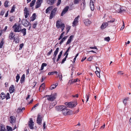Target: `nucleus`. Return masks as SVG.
<instances>
[{
  "label": "nucleus",
  "instance_id": "f257e3e1",
  "mask_svg": "<svg viewBox=\"0 0 131 131\" xmlns=\"http://www.w3.org/2000/svg\"><path fill=\"white\" fill-rule=\"evenodd\" d=\"M62 112L64 115H70L72 113V112L69 109H67L65 106H64L63 109L62 110Z\"/></svg>",
  "mask_w": 131,
  "mask_h": 131
},
{
  "label": "nucleus",
  "instance_id": "f03ea898",
  "mask_svg": "<svg viewBox=\"0 0 131 131\" xmlns=\"http://www.w3.org/2000/svg\"><path fill=\"white\" fill-rule=\"evenodd\" d=\"M13 28L14 30V31L15 32H20L21 29V26L19 24H15L13 26Z\"/></svg>",
  "mask_w": 131,
  "mask_h": 131
},
{
  "label": "nucleus",
  "instance_id": "7ed1b4c3",
  "mask_svg": "<svg viewBox=\"0 0 131 131\" xmlns=\"http://www.w3.org/2000/svg\"><path fill=\"white\" fill-rule=\"evenodd\" d=\"M121 6L118 4H117L114 6V7L115 8L116 11L118 12L119 13H122L125 11L124 9L120 8Z\"/></svg>",
  "mask_w": 131,
  "mask_h": 131
},
{
  "label": "nucleus",
  "instance_id": "20e7f679",
  "mask_svg": "<svg viewBox=\"0 0 131 131\" xmlns=\"http://www.w3.org/2000/svg\"><path fill=\"white\" fill-rule=\"evenodd\" d=\"M15 34L13 32H11L9 34V38L10 40L14 39L15 43H17L19 42L18 38H15Z\"/></svg>",
  "mask_w": 131,
  "mask_h": 131
},
{
  "label": "nucleus",
  "instance_id": "39448f33",
  "mask_svg": "<svg viewBox=\"0 0 131 131\" xmlns=\"http://www.w3.org/2000/svg\"><path fill=\"white\" fill-rule=\"evenodd\" d=\"M57 94L56 93H54L52 95H47L46 97H47V100L50 101H53L56 99Z\"/></svg>",
  "mask_w": 131,
  "mask_h": 131
},
{
  "label": "nucleus",
  "instance_id": "423d86ee",
  "mask_svg": "<svg viewBox=\"0 0 131 131\" xmlns=\"http://www.w3.org/2000/svg\"><path fill=\"white\" fill-rule=\"evenodd\" d=\"M57 9V8H55L52 10L50 15V19H51L54 17L56 13Z\"/></svg>",
  "mask_w": 131,
  "mask_h": 131
},
{
  "label": "nucleus",
  "instance_id": "0eeeda50",
  "mask_svg": "<svg viewBox=\"0 0 131 131\" xmlns=\"http://www.w3.org/2000/svg\"><path fill=\"white\" fill-rule=\"evenodd\" d=\"M86 6V4L85 0H82L80 6V9L82 10H84Z\"/></svg>",
  "mask_w": 131,
  "mask_h": 131
},
{
  "label": "nucleus",
  "instance_id": "6e6552de",
  "mask_svg": "<svg viewBox=\"0 0 131 131\" xmlns=\"http://www.w3.org/2000/svg\"><path fill=\"white\" fill-rule=\"evenodd\" d=\"M29 10L28 9L27 7H25L24 10V15L26 18H27L28 16H29Z\"/></svg>",
  "mask_w": 131,
  "mask_h": 131
},
{
  "label": "nucleus",
  "instance_id": "1a4fd4ad",
  "mask_svg": "<svg viewBox=\"0 0 131 131\" xmlns=\"http://www.w3.org/2000/svg\"><path fill=\"white\" fill-rule=\"evenodd\" d=\"M79 17L80 16L79 15H78L74 19L72 23V26H75L77 25L79 22L78 19Z\"/></svg>",
  "mask_w": 131,
  "mask_h": 131
},
{
  "label": "nucleus",
  "instance_id": "9d476101",
  "mask_svg": "<svg viewBox=\"0 0 131 131\" xmlns=\"http://www.w3.org/2000/svg\"><path fill=\"white\" fill-rule=\"evenodd\" d=\"M43 2V0H37L36 2L35 8H37L40 6L41 3Z\"/></svg>",
  "mask_w": 131,
  "mask_h": 131
},
{
  "label": "nucleus",
  "instance_id": "9b49d317",
  "mask_svg": "<svg viewBox=\"0 0 131 131\" xmlns=\"http://www.w3.org/2000/svg\"><path fill=\"white\" fill-rule=\"evenodd\" d=\"M34 123L32 120L31 118H30V121L28 124V125L29 126V128L30 129H33L34 128L33 126L34 125Z\"/></svg>",
  "mask_w": 131,
  "mask_h": 131
},
{
  "label": "nucleus",
  "instance_id": "f8f14e48",
  "mask_svg": "<svg viewBox=\"0 0 131 131\" xmlns=\"http://www.w3.org/2000/svg\"><path fill=\"white\" fill-rule=\"evenodd\" d=\"M69 107L72 108L75 106L77 104V102L76 101L69 102Z\"/></svg>",
  "mask_w": 131,
  "mask_h": 131
},
{
  "label": "nucleus",
  "instance_id": "ddd939ff",
  "mask_svg": "<svg viewBox=\"0 0 131 131\" xmlns=\"http://www.w3.org/2000/svg\"><path fill=\"white\" fill-rule=\"evenodd\" d=\"M42 117L40 115L38 114L37 119V122L39 124H40L41 123L42 121Z\"/></svg>",
  "mask_w": 131,
  "mask_h": 131
},
{
  "label": "nucleus",
  "instance_id": "4468645a",
  "mask_svg": "<svg viewBox=\"0 0 131 131\" xmlns=\"http://www.w3.org/2000/svg\"><path fill=\"white\" fill-rule=\"evenodd\" d=\"M69 7L68 6H67L65 7L61 13V15L62 16H63L68 11Z\"/></svg>",
  "mask_w": 131,
  "mask_h": 131
},
{
  "label": "nucleus",
  "instance_id": "2eb2a0df",
  "mask_svg": "<svg viewBox=\"0 0 131 131\" xmlns=\"http://www.w3.org/2000/svg\"><path fill=\"white\" fill-rule=\"evenodd\" d=\"M64 107V106H57L55 107L56 110L57 111H61Z\"/></svg>",
  "mask_w": 131,
  "mask_h": 131
},
{
  "label": "nucleus",
  "instance_id": "dca6fc26",
  "mask_svg": "<svg viewBox=\"0 0 131 131\" xmlns=\"http://www.w3.org/2000/svg\"><path fill=\"white\" fill-rule=\"evenodd\" d=\"M62 24L64 23H61V21L59 20L57 21L56 23V27L57 28H59L62 27L61 26Z\"/></svg>",
  "mask_w": 131,
  "mask_h": 131
},
{
  "label": "nucleus",
  "instance_id": "f3484780",
  "mask_svg": "<svg viewBox=\"0 0 131 131\" xmlns=\"http://www.w3.org/2000/svg\"><path fill=\"white\" fill-rule=\"evenodd\" d=\"M94 2L92 0H90V6L91 10L93 11L94 10Z\"/></svg>",
  "mask_w": 131,
  "mask_h": 131
},
{
  "label": "nucleus",
  "instance_id": "a211bd4d",
  "mask_svg": "<svg viewBox=\"0 0 131 131\" xmlns=\"http://www.w3.org/2000/svg\"><path fill=\"white\" fill-rule=\"evenodd\" d=\"M74 36L73 35H71L70 36L69 38L68 39L66 43V45H67L69 44L73 39Z\"/></svg>",
  "mask_w": 131,
  "mask_h": 131
},
{
  "label": "nucleus",
  "instance_id": "6ab92c4d",
  "mask_svg": "<svg viewBox=\"0 0 131 131\" xmlns=\"http://www.w3.org/2000/svg\"><path fill=\"white\" fill-rule=\"evenodd\" d=\"M84 21L85 25L87 26H88L91 23V21L88 19H85Z\"/></svg>",
  "mask_w": 131,
  "mask_h": 131
},
{
  "label": "nucleus",
  "instance_id": "aec40b11",
  "mask_svg": "<svg viewBox=\"0 0 131 131\" xmlns=\"http://www.w3.org/2000/svg\"><path fill=\"white\" fill-rule=\"evenodd\" d=\"M56 0H47V2L48 4L50 5H53Z\"/></svg>",
  "mask_w": 131,
  "mask_h": 131
},
{
  "label": "nucleus",
  "instance_id": "412c9836",
  "mask_svg": "<svg viewBox=\"0 0 131 131\" xmlns=\"http://www.w3.org/2000/svg\"><path fill=\"white\" fill-rule=\"evenodd\" d=\"M108 25V23H103L101 26V28L102 29H104Z\"/></svg>",
  "mask_w": 131,
  "mask_h": 131
},
{
  "label": "nucleus",
  "instance_id": "4be33fe9",
  "mask_svg": "<svg viewBox=\"0 0 131 131\" xmlns=\"http://www.w3.org/2000/svg\"><path fill=\"white\" fill-rule=\"evenodd\" d=\"M14 87L13 85H12L11 86H10L9 88V91L10 93H11L14 92Z\"/></svg>",
  "mask_w": 131,
  "mask_h": 131
},
{
  "label": "nucleus",
  "instance_id": "5701e85b",
  "mask_svg": "<svg viewBox=\"0 0 131 131\" xmlns=\"http://www.w3.org/2000/svg\"><path fill=\"white\" fill-rule=\"evenodd\" d=\"M52 8V6H50L46 10V14L50 13L49 12L51 10Z\"/></svg>",
  "mask_w": 131,
  "mask_h": 131
},
{
  "label": "nucleus",
  "instance_id": "b1692460",
  "mask_svg": "<svg viewBox=\"0 0 131 131\" xmlns=\"http://www.w3.org/2000/svg\"><path fill=\"white\" fill-rule=\"evenodd\" d=\"M58 84L57 83H56L55 84H53L52 85L50 88V90H52L54 88H55L56 86L58 85Z\"/></svg>",
  "mask_w": 131,
  "mask_h": 131
},
{
  "label": "nucleus",
  "instance_id": "393cba45",
  "mask_svg": "<svg viewBox=\"0 0 131 131\" xmlns=\"http://www.w3.org/2000/svg\"><path fill=\"white\" fill-rule=\"evenodd\" d=\"M25 78V74H23L21 76L20 80V82L21 84L24 82Z\"/></svg>",
  "mask_w": 131,
  "mask_h": 131
},
{
  "label": "nucleus",
  "instance_id": "a878e982",
  "mask_svg": "<svg viewBox=\"0 0 131 131\" xmlns=\"http://www.w3.org/2000/svg\"><path fill=\"white\" fill-rule=\"evenodd\" d=\"M20 31L23 34V36H25L26 35V29L24 28L21 29Z\"/></svg>",
  "mask_w": 131,
  "mask_h": 131
},
{
  "label": "nucleus",
  "instance_id": "bb28decb",
  "mask_svg": "<svg viewBox=\"0 0 131 131\" xmlns=\"http://www.w3.org/2000/svg\"><path fill=\"white\" fill-rule=\"evenodd\" d=\"M4 39L2 38L1 40V42L0 43V48H2V46H3V45L4 43Z\"/></svg>",
  "mask_w": 131,
  "mask_h": 131
},
{
  "label": "nucleus",
  "instance_id": "cd10ccee",
  "mask_svg": "<svg viewBox=\"0 0 131 131\" xmlns=\"http://www.w3.org/2000/svg\"><path fill=\"white\" fill-rule=\"evenodd\" d=\"M6 95L3 92H2L1 94V99L3 100L6 98Z\"/></svg>",
  "mask_w": 131,
  "mask_h": 131
},
{
  "label": "nucleus",
  "instance_id": "c85d7f7f",
  "mask_svg": "<svg viewBox=\"0 0 131 131\" xmlns=\"http://www.w3.org/2000/svg\"><path fill=\"white\" fill-rule=\"evenodd\" d=\"M30 25V23L27 20L25 21V23L24 24V25L25 26H27Z\"/></svg>",
  "mask_w": 131,
  "mask_h": 131
},
{
  "label": "nucleus",
  "instance_id": "c756f323",
  "mask_svg": "<svg viewBox=\"0 0 131 131\" xmlns=\"http://www.w3.org/2000/svg\"><path fill=\"white\" fill-rule=\"evenodd\" d=\"M97 67H96V69L97 71L95 72V73L96 74L97 76L99 78L100 77V72L98 70H97Z\"/></svg>",
  "mask_w": 131,
  "mask_h": 131
},
{
  "label": "nucleus",
  "instance_id": "7c9ffc66",
  "mask_svg": "<svg viewBox=\"0 0 131 131\" xmlns=\"http://www.w3.org/2000/svg\"><path fill=\"white\" fill-rule=\"evenodd\" d=\"M36 14L35 13H34L32 16L31 19V21H33L36 19Z\"/></svg>",
  "mask_w": 131,
  "mask_h": 131
},
{
  "label": "nucleus",
  "instance_id": "2f4dec72",
  "mask_svg": "<svg viewBox=\"0 0 131 131\" xmlns=\"http://www.w3.org/2000/svg\"><path fill=\"white\" fill-rule=\"evenodd\" d=\"M5 127L3 125H1V126L0 131H5Z\"/></svg>",
  "mask_w": 131,
  "mask_h": 131
},
{
  "label": "nucleus",
  "instance_id": "473e14b6",
  "mask_svg": "<svg viewBox=\"0 0 131 131\" xmlns=\"http://www.w3.org/2000/svg\"><path fill=\"white\" fill-rule=\"evenodd\" d=\"M10 123H11L14 122L15 121V119L13 116H11L10 117Z\"/></svg>",
  "mask_w": 131,
  "mask_h": 131
},
{
  "label": "nucleus",
  "instance_id": "72a5a7b5",
  "mask_svg": "<svg viewBox=\"0 0 131 131\" xmlns=\"http://www.w3.org/2000/svg\"><path fill=\"white\" fill-rule=\"evenodd\" d=\"M55 103H56L55 102ZM56 103H52V104H50V105L49 107V110H50L51 109L53 108L54 106H55L56 105Z\"/></svg>",
  "mask_w": 131,
  "mask_h": 131
},
{
  "label": "nucleus",
  "instance_id": "f704fd0d",
  "mask_svg": "<svg viewBox=\"0 0 131 131\" xmlns=\"http://www.w3.org/2000/svg\"><path fill=\"white\" fill-rule=\"evenodd\" d=\"M100 124V121L98 119L95 120V126H97Z\"/></svg>",
  "mask_w": 131,
  "mask_h": 131
},
{
  "label": "nucleus",
  "instance_id": "c9c22d12",
  "mask_svg": "<svg viewBox=\"0 0 131 131\" xmlns=\"http://www.w3.org/2000/svg\"><path fill=\"white\" fill-rule=\"evenodd\" d=\"M80 81V80L78 79H72L71 80V82L72 83H74L77 82H78Z\"/></svg>",
  "mask_w": 131,
  "mask_h": 131
},
{
  "label": "nucleus",
  "instance_id": "e433bc0d",
  "mask_svg": "<svg viewBox=\"0 0 131 131\" xmlns=\"http://www.w3.org/2000/svg\"><path fill=\"white\" fill-rule=\"evenodd\" d=\"M81 0H74L73 3L75 5L78 4L79 3Z\"/></svg>",
  "mask_w": 131,
  "mask_h": 131
},
{
  "label": "nucleus",
  "instance_id": "4c0bfd02",
  "mask_svg": "<svg viewBox=\"0 0 131 131\" xmlns=\"http://www.w3.org/2000/svg\"><path fill=\"white\" fill-rule=\"evenodd\" d=\"M36 2V0H33L32 1L30 4V6L32 7L34 5L35 2Z\"/></svg>",
  "mask_w": 131,
  "mask_h": 131
},
{
  "label": "nucleus",
  "instance_id": "58836bf2",
  "mask_svg": "<svg viewBox=\"0 0 131 131\" xmlns=\"http://www.w3.org/2000/svg\"><path fill=\"white\" fill-rule=\"evenodd\" d=\"M20 78V77L19 76L18 74H17V75L16 77V82L17 83L19 80V79Z\"/></svg>",
  "mask_w": 131,
  "mask_h": 131
},
{
  "label": "nucleus",
  "instance_id": "ea45409f",
  "mask_svg": "<svg viewBox=\"0 0 131 131\" xmlns=\"http://www.w3.org/2000/svg\"><path fill=\"white\" fill-rule=\"evenodd\" d=\"M6 128L7 131H12V129L11 127L9 126H7Z\"/></svg>",
  "mask_w": 131,
  "mask_h": 131
},
{
  "label": "nucleus",
  "instance_id": "a19ab883",
  "mask_svg": "<svg viewBox=\"0 0 131 131\" xmlns=\"http://www.w3.org/2000/svg\"><path fill=\"white\" fill-rule=\"evenodd\" d=\"M59 48L58 47L56 49L55 51L54 52V53L53 54L54 55H56L57 54L59 50Z\"/></svg>",
  "mask_w": 131,
  "mask_h": 131
},
{
  "label": "nucleus",
  "instance_id": "79ce46f5",
  "mask_svg": "<svg viewBox=\"0 0 131 131\" xmlns=\"http://www.w3.org/2000/svg\"><path fill=\"white\" fill-rule=\"evenodd\" d=\"M37 23L36 21L35 22L33 25L32 27L33 28L35 29L37 25Z\"/></svg>",
  "mask_w": 131,
  "mask_h": 131
},
{
  "label": "nucleus",
  "instance_id": "37998d69",
  "mask_svg": "<svg viewBox=\"0 0 131 131\" xmlns=\"http://www.w3.org/2000/svg\"><path fill=\"white\" fill-rule=\"evenodd\" d=\"M9 2L7 1H6L4 3V6L5 7H8V4Z\"/></svg>",
  "mask_w": 131,
  "mask_h": 131
},
{
  "label": "nucleus",
  "instance_id": "c03bdc74",
  "mask_svg": "<svg viewBox=\"0 0 131 131\" xmlns=\"http://www.w3.org/2000/svg\"><path fill=\"white\" fill-rule=\"evenodd\" d=\"M64 33L65 32H63L62 33L58 39L59 40H60V39L62 38L63 37V35L64 34Z\"/></svg>",
  "mask_w": 131,
  "mask_h": 131
},
{
  "label": "nucleus",
  "instance_id": "a18cd8bd",
  "mask_svg": "<svg viewBox=\"0 0 131 131\" xmlns=\"http://www.w3.org/2000/svg\"><path fill=\"white\" fill-rule=\"evenodd\" d=\"M15 5H14L12 7V9L10 10V12L11 13H13L15 11Z\"/></svg>",
  "mask_w": 131,
  "mask_h": 131
},
{
  "label": "nucleus",
  "instance_id": "49530a36",
  "mask_svg": "<svg viewBox=\"0 0 131 131\" xmlns=\"http://www.w3.org/2000/svg\"><path fill=\"white\" fill-rule=\"evenodd\" d=\"M39 105V104L38 103L36 104L35 105H34L32 108L31 110H34V109H35V107L38 106Z\"/></svg>",
  "mask_w": 131,
  "mask_h": 131
},
{
  "label": "nucleus",
  "instance_id": "de8ad7c7",
  "mask_svg": "<svg viewBox=\"0 0 131 131\" xmlns=\"http://www.w3.org/2000/svg\"><path fill=\"white\" fill-rule=\"evenodd\" d=\"M61 26H62V27L60 28L61 29V31L62 32L63 31L65 27V24H62Z\"/></svg>",
  "mask_w": 131,
  "mask_h": 131
},
{
  "label": "nucleus",
  "instance_id": "09e8293b",
  "mask_svg": "<svg viewBox=\"0 0 131 131\" xmlns=\"http://www.w3.org/2000/svg\"><path fill=\"white\" fill-rule=\"evenodd\" d=\"M14 19V16H12L9 18V21H12Z\"/></svg>",
  "mask_w": 131,
  "mask_h": 131
},
{
  "label": "nucleus",
  "instance_id": "8fccbe9b",
  "mask_svg": "<svg viewBox=\"0 0 131 131\" xmlns=\"http://www.w3.org/2000/svg\"><path fill=\"white\" fill-rule=\"evenodd\" d=\"M110 40V38L109 37L105 38H104V40L106 41H107L108 42Z\"/></svg>",
  "mask_w": 131,
  "mask_h": 131
},
{
  "label": "nucleus",
  "instance_id": "3c124183",
  "mask_svg": "<svg viewBox=\"0 0 131 131\" xmlns=\"http://www.w3.org/2000/svg\"><path fill=\"white\" fill-rule=\"evenodd\" d=\"M6 100H7L10 98V95L9 93H7V94L6 96Z\"/></svg>",
  "mask_w": 131,
  "mask_h": 131
},
{
  "label": "nucleus",
  "instance_id": "603ef678",
  "mask_svg": "<svg viewBox=\"0 0 131 131\" xmlns=\"http://www.w3.org/2000/svg\"><path fill=\"white\" fill-rule=\"evenodd\" d=\"M61 3V0H58L57 3V6H59Z\"/></svg>",
  "mask_w": 131,
  "mask_h": 131
},
{
  "label": "nucleus",
  "instance_id": "864d4df0",
  "mask_svg": "<svg viewBox=\"0 0 131 131\" xmlns=\"http://www.w3.org/2000/svg\"><path fill=\"white\" fill-rule=\"evenodd\" d=\"M45 86V85L44 83H43L40 86V88H43V89H44Z\"/></svg>",
  "mask_w": 131,
  "mask_h": 131
},
{
  "label": "nucleus",
  "instance_id": "5fc2aeb1",
  "mask_svg": "<svg viewBox=\"0 0 131 131\" xmlns=\"http://www.w3.org/2000/svg\"><path fill=\"white\" fill-rule=\"evenodd\" d=\"M93 58V57L92 56H90L87 59V60L90 61Z\"/></svg>",
  "mask_w": 131,
  "mask_h": 131
},
{
  "label": "nucleus",
  "instance_id": "6e6d98bb",
  "mask_svg": "<svg viewBox=\"0 0 131 131\" xmlns=\"http://www.w3.org/2000/svg\"><path fill=\"white\" fill-rule=\"evenodd\" d=\"M22 110L20 108H19L17 111V112L18 113L20 112H22Z\"/></svg>",
  "mask_w": 131,
  "mask_h": 131
},
{
  "label": "nucleus",
  "instance_id": "4d7b16f0",
  "mask_svg": "<svg viewBox=\"0 0 131 131\" xmlns=\"http://www.w3.org/2000/svg\"><path fill=\"white\" fill-rule=\"evenodd\" d=\"M70 26H68L66 28L67 29V31H66V33L67 34L68 32H69V30H70Z\"/></svg>",
  "mask_w": 131,
  "mask_h": 131
},
{
  "label": "nucleus",
  "instance_id": "13d9d810",
  "mask_svg": "<svg viewBox=\"0 0 131 131\" xmlns=\"http://www.w3.org/2000/svg\"><path fill=\"white\" fill-rule=\"evenodd\" d=\"M46 78V77H44V76H42L41 77V82H43L44 80Z\"/></svg>",
  "mask_w": 131,
  "mask_h": 131
},
{
  "label": "nucleus",
  "instance_id": "bf43d9fd",
  "mask_svg": "<svg viewBox=\"0 0 131 131\" xmlns=\"http://www.w3.org/2000/svg\"><path fill=\"white\" fill-rule=\"evenodd\" d=\"M52 49H51V50L47 54V56H49L51 54V53L52 52Z\"/></svg>",
  "mask_w": 131,
  "mask_h": 131
},
{
  "label": "nucleus",
  "instance_id": "052dcab7",
  "mask_svg": "<svg viewBox=\"0 0 131 131\" xmlns=\"http://www.w3.org/2000/svg\"><path fill=\"white\" fill-rule=\"evenodd\" d=\"M86 97L87 98L86 102H87L88 101L89 99V95L88 94H87L86 96Z\"/></svg>",
  "mask_w": 131,
  "mask_h": 131
},
{
  "label": "nucleus",
  "instance_id": "680f3d73",
  "mask_svg": "<svg viewBox=\"0 0 131 131\" xmlns=\"http://www.w3.org/2000/svg\"><path fill=\"white\" fill-rule=\"evenodd\" d=\"M115 19L114 18H113L111 20H110L109 21H108V22H111V23H113L115 21Z\"/></svg>",
  "mask_w": 131,
  "mask_h": 131
},
{
  "label": "nucleus",
  "instance_id": "e2e57ef3",
  "mask_svg": "<svg viewBox=\"0 0 131 131\" xmlns=\"http://www.w3.org/2000/svg\"><path fill=\"white\" fill-rule=\"evenodd\" d=\"M59 78L60 80L61 81L62 80V75L61 73V74L60 75L59 74Z\"/></svg>",
  "mask_w": 131,
  "mask_h": 131
},
{
  "label": "nucleus",
  "instance_id": "0e129e2a",
  "mask_svg": "<svg viewBox=\"0 0 131 131\" xmlns=\"http://www.w3.org/2000/svg\"><path fill=\"white\" fill-rule=\"evenodd\" d=\"M90 49H96V50H97L98 49L97 48V47L96 46H95L94 47H90Z\"/></svg>",
  "mask_w": 131,
  "mask_h": 131
},
{
  "label": "nucleus",
  "instance_id": "69168bd1",
  "mask_svg": "<svg viewBox=\"0 0 131 131\" xmlns=\"http://www.w3.org/2000/svg\"><path fill=\"white\" fill-rule=\"evenodd\" d=\"M23 46V43H21V44H20L19 45V47H20L19 49H21L22 48Z\"/></svg>",
  "mask_w": 131,
  "mask_h": 131
},
{
  "label": "nucleus",
  "instance_id": "338daca9",
  "mask_svg": "<svg viewBox=\"0 0 131 131\" xmlns=\"http://www.w3.org/2000/svg\"><path fill=\"white\" fill-rule=\"evenodd\" d=\"M4 11L3 10H2L1 12L0 15H1L3 16L4 14Z\"/></svg>",
  "mask_w": 131,
  "mask_h": 131
},
{
  "label": "nucleus",
  "instance_id": "774afa93",
  "mask_svg": "<svg viewBox=\"0 0 131 131\" xmlns=\"http://www.w3.org/2000/svg\"><path fill=\"white\" fill-rule=\"evenodd\" d=\"M65 40L64 39H63V38L61 39V41L59 42V44L60 45H61L62 43Z\"/></svg>",
  "mask_w": 131,
  "mask_h": 131
}]
</instances>
